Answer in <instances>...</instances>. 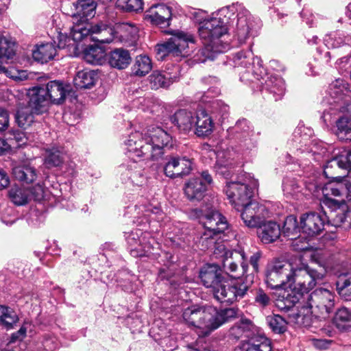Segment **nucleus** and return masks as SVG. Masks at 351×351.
Instances as JSON below:
<instances>
[{"label":"nucleus","mask_w":351,"mask_h":351,"mask_svg":"<svg viewBox=\"0 0 351 351\" xmlns=\"http://www.w3.org/2000/svg\"><path fill=\"white\" fill-rule=\"evenodd\" d=\"M199 278L206 287L212 289L217 300L227 304L243 298L254 281V276L248 275L245 281L241 279L229 283L222 276L221 269L214 264L204 266L200 270Z\"/></svg>","instance_id":"nucleus-1"},{"label":"nucleus","mask_w":351,"mask_h":351,"mask_svg":"<svg viewBox=\"0 0 351 351\" xmlns=\"http://www.w3.org/2000/svg\"><path fill=\"white\" fill-rule=\"evenodd\" d=\"M237 313L238 310L234 308L218 311L213 306H192L184 311L182 317L186 324L200 330L199 336H206L236 317Z\"/></svg>","instance_id":"nucleus-2"},{"label":"nucleus","mask_w":351,"mask_h":351,"mask_svg":"<svg viewBox=\"0 0 351 351\" xmlns=\"http://www.w3.org/2000/svg\"><path fill=\"white\" fill-rule=\"evenodd\" d=\"M237 313L238 310L234 308L218 311L213 306H192L184 311L182 317L186 324L200 330L199 336H206L236 317Z\"/></svg>","instance_id":"nucleus-3"},{"label":"nucleus","mask_w":351,"mask_h":351,"mask_svg":"<svg viewBox=\"0 0 351 351\" xmlns=\"http://www.w3.org/2000/svg\"><path fill=\"white\" fill-rule=\"evenodd\" d=\"M227 21L218 17L206 19L199 23V35L204 44L202 54L213 59L214 54L225 52L229 44L222 38L228 33Z\"/></svg>","instance_id":"nucleus-4"},{"label":"nucleus","mask_w":351,"mask_h":351,"mask_svg":"<svg viewBox=\"0 0 351 351\" xmlns=\"http://www.w3.org/2000/svg\"><path fill=\"white\" fill-rule=\"evenodd\" d=\"M171 36L166 42L156 46L158 60H162L166 56H188L190 54L189 45L194 44L193 36L180 30H174Z\"/></svg>","instance_id":"nucleus-5"},{"label":"nucleus","mask_w":351,"mask_h":351,"mask_svg":"<svg viewBox=\"0 0 351 351\" xmlns=\"http://www.w3.org/2000/svg\"><path fill=\"white\" fill-rule=\"evenodd\" d=\"M336 295L327 289H317L306 295V302L303 308L311 309L315 317L326 319L329 317L335 308Z\"/></svg>","instance_id":"nucleus-6"},{"label":"nucleus","mask_w":351,"mask_h":351,"mask_svg":"<svg viewBox=\"0 0 351 351\" xmlns=\"http://www.w3.org/2000/svg\"><path fill=\"white\" fill-rule=\"evenodd\" d=\"M326 273V270L324 267L320 266L317 269L303 263L300 266L295 264L291 286L299 290L303 295L304 293L307 295L309 290L323 280Z\"/></svg>","instance_id":"nucleus-7"},{"label":"nucleus","mask_w":351,"mask_h":351,"mask_svg":"<svg viewBox=\"0 0 351 351\" xmlns=\"http://www.w3.org/2000/svg\"><path fill=\"white\" fill-rule=\"evenodd\" d=\"M77 12L72 16L73 26L71 27L69 36L62 34L59 36L58 47L64 48L71 45V40L74 41V34L77 32L75 27L79 29L87 28L88 25H92L88 21L95 14L96 3L93 0H82L77 6Z\"/></svg>","instance_id":"nucleus-8"},{"label":"nucleus","mask_w":351,"mask_h":351,"mask_svg":"<svg viewBox=\"0 0 351 351\" xmlns=\"http://www.w3.org/2000/svg\"><path fill=\"white\" fill-rule=\"evenodd\" d=\"M194 212L203 223L206 230L204 239H207L206 236L208 235L212 243H213V236L222 233L228 229V225L226 217L215 210L213 204L206 203L200 208L194 210Z\"/></svg>","instance_id":"nucleus-9"},{"label":"nucleus","mask_w":351,"mask_h":351,"mask_svg":"<svg viewBox=\"0 0 351 351\" xmlns=\"http://www.w3.org/2000/svg\"><path fill=\"white\" fill-rule=\"evenodd\" d=\"M294 265L285 260H276L267 266L265 282L272 289L291 282Z\"/></svg>","instance_id":"nucleus-10"},{"label":"nucleus","mask_w":351,"mask_h":351,"mask_svg":"<svg viewBox=\"0 0 351 351\" xmlns=\"http://www.w3.org/2000/svg\"><path fill=\"white\" fill-rule=\"evenodd\" d=\"M75 29L77 32L74 34L75 42L85 40L110 43L117 39L115 29L101 22L95 25H88L87 28L84 29H79L77 26Z\"/></svg>","instance_id":"nucleus-11"},{"label":"nucleus","mask_w":351,"mask_h":351,"mask_svg":"<svg viewBox=\"0 0 351 351\" xmlns=\"http://www.w3.org/2000/svg\"><path fill=\"white\" fill-rule=\"evenodd\" d=\"M125 154L133 160L143 158L144 160H155L153 147L149 141L147 134L143 135L139 132L132 133L125 142Z\"/></svg>","instance_id":"nucleus-12"},{"label":"nucleus","mask_w":351,"mask_h":351,"mask_svg":"<svg viewBox=\"0 0 351 351\" xmlns=\"http://www.w3.org/2000/svg\"><path fill=\"white\" fill-rule=\"evenodd\" d=\"M258 182L252 178L249 184L232 182L228 183L225 192L230 202L237 210H239L240 205L248 202L253 195L254 190L257 189Z\"/></svg>","instance_id":"nucleus-13"},{"label":"nucleus","mask_w":351,"mask_h":351,"mask_svg":"<svg viewBox=\"0 0 351 351\" xmlns=\"http://www.w3.org/2000/svg\"><path fill=\"white\" fill-rule=\"evenodd\" d=\"M241 217L245 225L249 228H257L265 220L268 211L258 202L250 199L240 205Z\"/></svg>","instance_id":"nucleus-14"},{"label":"nucleus","mask_w":351,"mask_h":351,"mask_svg":"<svg viewBox=\"0 0 351 351\" xmlns=\"http://www.w3.org/2000/svg\"><path fill=\"white\" fill-rule=\"evenodd\" d=\"M234 66L245 69L246 73H252L255 80L263 78L265 71L262 65L261 60L254 57L252 51H240L234 58Z\"/></svg>","instance_id":"nucleus-15"},{"label":"nucleus","mask_w":351,"mask_h":351,"mask_svg":"<svg viewBox=\"0 0 351 351\" xmlns=\"http://www.w3.org/2000/svg\"><path fill=\"white\" fill-rule=\"evenodd\" d=\"M217 251L220 256L223 258V268L227 272L231 273L232 276L239 269L238 263L241 264L243 273L246 272L247 265L244 263L246 258L243 251L227 250L224 245H218L215 251L216 254H218Z\"/></svg>","instance_id":"nucleus-16"},{"label":"nucleus","mask_w":351,"mask_h":351,"mask_svg":"<svg viewBox=\"0 0 351 351\" xmlns=\"http://www.w3.org/2000/svg\"><path fill=\"white\" fill-rule=\"evenodd\" d=\"M174 15L175 10L172 6L160 3L152 5L145 12V18L154 25L166 27L170 25Z\"/></svg>","instance_id":"nucleus-17"},{"label":"nucleus","mask_w":351,"mask_h":351,"mask_svg":"<svg viewBox=\"0 0 351 351\" xmlns=\"http://www.w3.org/2000/svg\"><path fill=\"white\" fill-rule=\"evenodd\" d=\"M14 55L15 42L10 37L0 36V74L3 73L6 76L20 80H25L27 78L25 71L19 73V76H14L10 75V72L5 66L8 60L12 59Z\"/></svg>","instance_id":"nucleus-18"},{"label":"nucleus","mask_w":351,"mask_h":351,"mask_svg":"<svg viewBox=\"0 0 351 351\" xmlns=\"http://www.w3.org/2000/svg\"><path fill=\"white\" fill-rule=\"evenodd\" d=\"M192 162L186 157L171 156L164 167V173L170 178L187 176L192 170Z\"/></svg>","instance_id":"nucleus-19"},{"label":"nucleus","mask_w":351,"mask_h":351,"mask_svg":"<svg viewBox=\"0 0 351 351\" xmlns=\"http://www.w3.org/2000/svg\"><path fill=\"white\" fill-rule=\"evenodd\" d=\"M326 221L324 214L308 213L300 217V228L302 232L308 236L319 234L323 230Z\"/></svg>","instance_id":"nucleus-20"},{"label":"nucleus","mask_w":351,"mask_h":351,"mask_svg":"<svg viewBox=\"0 0 351 351\" xmlns=\"http://www.w3.org/2000/svg\"><path fill=\"white\" fill-rule=\"evenodd\" d=\"M328 93L333 99L332 101L330 102L333 104V107L330 109H337L339 108L341 104L346 106L351 102L348 84L342 79H337L330 84Z\"/></svg>","instance_id":"nucleus-21"},{"label":"nucleus","mask_w":351,"mask_h":351,"mask_svg":"<svg viewBox=\"0 0 351 351\" xmlns=\"http://www.w3.org/2000/svg\"><path fill=\"white\" fill-rule=\"evenodd\" d=\"M28 105L36 114H41L47 110L50 101L43 87L36 86L27 90Z\"/></svg>","instance_id":"nucleus-22"},{"label":"nucleus","mask_w":351,"mask_h":351,"mask_svg":"<svg viewBox=\"0 0 351 351\" xmlns=\"http://www.w3.org/2000/svg\"><path fill=\"white\" fill-rule=\"evenodd\" d=\"M147 136L153 147L152 152L155 160L162 154L163 147L172 146L171 136L161 128H154Z\"/></svg>","instance_id":"nucleus-23"},{"label":"nucleus","mask_w":351,"mask_h":351,"mask_svg":"<svg viewBox=\"0 0 351 351\" xmlns=\"http://www.w3.org/2000/svg\"><path fill=\"white\" fill-rule=\"evenodd\" d=\"M253 27V21L250 13L246 10H241L237 14L236 27L234 31V38L239 44H243L250 36Z\"/></svg>","instance_id":"nucleus-24"},{"label":"nucleus","mask_w":351,"mask_h":351,"mask_svg":"<svg viewBox=\"0 0 351 351\" xmlns=\"http://www.w3.org/2000/svg\"><path fill=\"white\" fill-rule=\"evenodd\" d=\"M306 302V295H303L299 290L292 287L289 290H285L280 293L276 301V306L282 311H289L300 300Z\"/></svg>","instance_id":"nucleus-25"},{"label":"nucleus","mask_w":351,"mask_h":351,"mask_svg":"<svg viewBox=\"0 0 351 351\" xmlns=\"http://www.w3.org/2000/svg\"><path fill=\"white\" fill-rule=\"evenodd\" d=\"M330 206L335 208V210L332 213V217L335 226H341L346 221L351 223V210L346 204L344 199H328Z\"/></svg>","instance_id":"nucleus-26"},{"label":"nucleus","mask_w":351,"mask_h":351,"mask_svg":"<svg viewBox=\"0 0 351 351\" xmlns=\"http://www.w3.org/2000/svg\"><path fill=\"white\" fill-rule=\"evenodd\" d=\"M43 89L50 103L53 104L62 103L69 92V86L58 80L50 81Z\"/></svg>","instance_id":"nucleus-27"},{"label":"nucleus","mask_w":351,"mask_h":351,"mask_svg":"<svg viewBox=\"0 0 351 351\" xmlns=\"http://www.w3.org/2000/svg\"><path fill=\"white\" fill-rule=\"evenodd\" d=\"M257 228L258 237L265 244L275 242L280 238L281 234L280 225L272 221H264Z\"/></svg>","instance_id":"nucleus-28"},{"label":"nucleus","mask_w":351,"mask_h":351,"mask_svg":"<svg viewBox=\"0 0 351 351\" xmlns=\"http://www.w3.org/2000/svg\"><path fill=\"white\" fill-rule=\"evenodd\" d=\"M195 115L190 110L180 109L174 113L171 120L180 131L187 133L195 126Z\"/></svg>","instance_id":"nucleus-29"},{"label":"nucleus","mask_w":351,"mask_h":351,"mask_svg":"<svg viewBox=\"0 0 351 351\" xmlns=\"http://www.w3.org/2000/svg\"><path fill=\"white\" fill-rule=\"evenodd\" d=\"M195 126L196 127L195 134L197 136L204 137L211 134L215 123L211 117L205 110H201L195 115Z\"/></svg>","instance_id":"nucleus-30"},{"label":"nucleus","mask_w":351,"mask_h":351,"mask_svg":"<svg viewBox=\"0 0 351 351\" xmlns=\"http://www.w3.org/2000/svg\"><path fill=\"white\" fill-rule=\"evenodd\" d=\"M206 191V185L202 178H191L184 186V194L191 202L202 199Z\"/></svg>","instance_id":"nucleus-31"},{"label":"nucleus","mask_w":351,"mask_h":351,"mask_svg":"<svg viewBox=\"0 0 351 351\" xmlns=\"http://www.w3.org/2000/svg\"><path fill=\"white\" fill-rule=\"evenodd\" d=\"M243 351H272L271 341L263 335H254L242 345Z\"/></svg>","instance_id":"nucleus-32"},{"label":"nucleus","mask_w":351,"mask_h":351,"mask_svg":"<svg viewBox=\"0 0 351 351\" xmlns=\"http://www.w3.org/2000/svg\"><path fill=\"white\" fill-rule=\"evenodd\" d=\"M97 80V73L90 69H84L77 72L73 79L76 88L84 89L92 88Z\"/></svg>","instance_id":"nucleus-33"},{"label":"nucleus","mask_w":351,"mask_h":351,"mask_svg":"<svg viewBox=\"0 0 351 351\" xmlns=\"http://www.w3.org/2000/svg\"><path fill=\"white\" fill-rule=\"evenodd\" d=\"M130 62L131 56L129 51L123 48L115 49L109 54L108 62L112 67L123 69Z\"/></svg>","instance_id":"nucleus-34"},{"label":"nucleus","mask_w":351,"mask_h":351,"mask_svg":"<svg viewBox=\"0 0 351 351\" xmlns=\"http://www.w3.org/2000/svg\"><path fill=\"white\" fill-rule=\"evenodd\" d=\"M349 167L347 156H341L328 160L325 165L324 173L326 177L335 178L337 177L338 171L339 169H346Z\"/></svg>","instance_id":"nucleus-35"},{"label":"nucleus","mask_w":351,"mask_h":351,"mask_svg":"<svg viewBox=\"0 0 351 351\" xmlns=\"http://www.w3.org/2000/svg\"><path fill=\"white\" fill-rule=\"evenodd\" d=\"M57 49L53 43L40 45L33 51V58L42 64L52 60L56 55Z\"/></svg>","instance_id":"nucleus-36"},{"label":"nucleus","mask_w":351,"mask_h":351,"mask_svg":"<svg viewBox=\"0 0 351 351\" xmlns=\"http://www.w3.org/2000/svg\"><path fill=\"white\" fill-rule=\"evenodd\" d=\"M176 80V77H172L168 72L154 71L149 76V81L152 89H158L160 88L169 87Z\"/></svg>","instance_id":"nucleus-37"},{"label":"nucleus","mask_w":351,"mask_h":351,"mask_svg":"<svg viewBox=\"0 0 351 351\" xmlns=\"http://www.w3.org/2000/svg\"><path fill=\"white\" fill-rule=\"evenodd\" d=\"M122 176L123 180L127 177L134 185L136 186H141L145 181L142 167H138L135 160L128 166L125 172L122 173Z\"/></svg>","instance_id":"nucleus-38"},{"label":"nucleus","mask_w":351,"mask_h":351,"mask_svg":"<svg viewBox=\"0 0 351 351\" xmlns=\"http://www.w3.org/2000/svg\"><path fill=\"white\" fill-rule=\"evenodd\" d=\"M117 38L121 41L134 40L138 35V28L128 23L118 24L115 27Z\"/></svg>","instance_id":"nucleus-39"},{"label":"nucleus","mask_w":351,"mask_h":351,"mask_svg":"<svg viewBox=\"0 0 351 351\" xmlns=\"http://www.w3.org/2000/svg\"><path fill=\"white\" fill-rule=\"evenodd\" d=\"M152 64L150 58L145 55L136 57L132 66V74L138 77L146 75L152 69Z\"/></svg>","instance_id":"nucleus-40"},{"label":"nucleus","mask_w":351,"mask_h":351,"mask_svg":"<svg viewBox=\"0 0 351 351\" xmlns=\"http://www.w3.org/2000/svg\"><path fill=\"white\" fill-rule=\"evenodd\" d=\"M264 88L273 93L276 100L281 98L285 90L284 80L276 76L268 77L263 85Z\"/></svg>","instance_id":"nucleus-41"},{"label":"nucleus","mask_w":351,"mask_h":351,"mask_svg":"<svg viewBox=\"0 0 351 351\" xmlns=\"http://www.w3.org/2000/svg\"><path fill=\"white\" fill-rule=\"evenodd\" d=\"M12 173L16 179L26 183L34 182L37 177L35 168L29 165L15 167L12 169Z\"/></svg>","instance_id":"nucleus-42"},{"label":"nucleus","mask_w":351,"mask_h":351,"mask_svg":"<svg viewBox=\"0 0 351 351\" xmlns=\"http://www.w3.org/2000/svg\"><path fill=\"white\" fill-rule=\"evenodd\" d=\"M106 52L102 47L89 46L84 53V60L91 64H102L105 61Z\"/></svg>","instance_id":"nucleus-43"},{"label":"nucleus","mask_w":351,"mask_h":351,"mask_svg":"<svg viewBox=\"0 0 351 351\" xmlns=\"http://www.w3.org/2000/svg\"><path fill=\"white\" fill-rule=\"evenodd\" d=\"M334 323L341 330L351 328V311L345 307L337 310L334 317Z\"/></svg>","instance_id":"nucleus-44"},{"label":"nucleus","mask_w":351,"mask_h":351,"mask_svg":"<svg viewBox=\"0 0 351 351\" xmlns=\"http://www.w3.org/2000/svg\"><path fill=\"white\" fill-rule=\"evenodd\" d=\"M301 228L298 226L297 219L293 215L288 216L281 230V233L291 240L296 239Z\"/></svg>","instance_id":"nucleus-45"},{"label":"nucleus","mask_w":351,"mask_h":351,"mask_svg":"<svg viewBox=\"0 0 351 351\" xmlns=\"http://www.w3.org/2000/svg\"><path fill=\"white\" fill-rule=\"evenodd\" d=\"M34 114H36L29 106L21 108L16 114V121L19 127L24 129L32 125L34 121Z\"/></svg>","instance_id":"nucleus-46"},{"label":"nucleus","mask_w":351,"mask_h":351,"mask_svg":"<svg viewBox=\"0 0 351 351\" xmlns=\"http://www.w3.org/2000/svg\"><path fill=\"white\" fill-rule=\"evenodd\" d=\"M143 234L141 230H136L128 233L125 236L128 244L130 247L131 254L133 256H142L143 254L141 252H138L140 240Z\"/></svg>","instance_id":"nucleus-47"},{"label":"nucleus","mask_w":351,"mask_h":351,"mask_svg":"<svg viewBox=\"0 0 351 351\" xmlns=\"http://www.w3.org/2000/svg\"><path fill=\"white\" fill-rule=\"evenodd\" d=\"M9 196L14 204L22 206L27 204L29 199V190L25 188L12 187L9 191Z\"/></svg>","instance_id":"nucleus-48"},{"label":"nucleus","mask_w":351,"mask_h":351,"mask_svg":"<svg viewBox=\"0 0 351 351\" xmlns=\"http://www.w3.org/2000/svg\"><path fill=\"white\" fill-rule=\"evenodd\" d=\"M19 320L16 313L10 308L0 306V322L8 329L12 328L13 324Z\"/></svg>","instance_id":"nucleus-49"},{"label":"nucleus","mask_w":351,"mask_h":351,"mask_svg":"<svg viewBox=\"0 0 351 351\" xmlns=\"http://www.w3.org/2000/svg\"><path fill=\"white\" fill-rule=\"evenodd\" d=\"M266 320L269 328L275 333L282 334L286 331L287 323L282 316L273 314L268 315Z\"/></svg>","instance_id":"nucleus-50"},{"label":"nucleus","mask_w":351,"mask_h":351,"mask_svg":"<svg viewBox=\"0 0 351 351\" xmlns=\"http://www.w3.org/2000/svg\"><path fill=\"white\" fill-rule=\"evenodd\" d=\"M63 162V155L56 148L46 151L45 165L47 167H58Z\"/></svg>","instance_id":"nucleus-51"},{"label":"nucleus","mask_w":351,"mask_h":351,"mask_svg":"<svg viewBox=\"0 0 351 351\" xmlns=\"http://www.w3.org/2000/svg\"><path fill=\"white\" fill-rule=\"evenodd\" d=\"M156 245H158V243L156 242L155 239L151 237L149 233L144 232L140 240L138 252L143 253L142 256H148L152 253V250Z\"/></svg>","instance_id":"nucleus-52"},{"label":"nucleus","mask_w":351,"mask_h":351,"mask_svg":"<svg viewBox=\"0 0 351 351\" xmlns=\"http://www.w3.org/2000/svg\"><path fill=\"white\" fill-rule=\"evenodd\" d=\"M251 322L247 319L241 320L234 324L229 331L230 336L239 339L243 334L250 330Z\"/></svg>","instance_id":"nucleus-53"},{"label":"nucleus","mask_w":351,"mask_h":351,"mask_svg":"<svg viewBox=\"0 0 351 351\" xmlns=\"http://www.w3.org/2000/svg\"><path fill=\"white\" fill-rule=\"evenodd\" d=\"M117 6L127 12H137L143 10L142 0H117Z\"/></svg>","instance_id":"nucleus-54"},{"label":"nucleus","mask_w":351,"mask_h":351,"mask_svg":"<svg viewBox=\"0 0 351 351\" xmlns=\"http://www.w3.org/2000/svg\"><path fill=\"white\" fill-rule=\"evenodd\" d=\"M301 186L295 179L287 178L283 182V191L286 195L294 196L301 191Z\"/></svg>","instance_id":"nucleus-55"},{"label":"nucleus","mask_w":351,"mask_h":351,"mask_svg":"<svg viewBox=\"0 0 351 351\" xmlns=\"http://www.w3.org/2000/svg\"><path fill=\"white\" fill-rule=\"evenodd\" d=\"M337 287L339 295L346 300L351 299V276L347 279L340 278L337 282Z\"/></svg>","instance_id":"nucleus-56"},{"label":"nucleus","mask_w":351,"mask_h":351,"mask_svg":"<svg viewBox=\"0 0 351 351\" xmlns=\"http://www.w3.org/2000/svg\"><path fill=\"white\" fill-rule=\"evenodd\" d=\"M254 302L258 306L266 307L271 303V298L263 289H259L256 291Z\"/></svg>","instance_id":"nucleus-57"},{"label":"nucleus","mask_w":351,"mask_h":351,"mask_svg":"<svg viewBox=\"0 0 351 351\" xmlns=\"http://www.w3.org/2000/svg\"><path fill=\"white\" fill-rule=\"evenodd\" d=\"M8 141H9L10 143H12L11 141H12V142L14 145V146H12V148H16V147H20V146L25 144L27 142L25 134L21 132H15L13 134V138H9Z\"/></svg>","instance_id":"nucleus-58"},{"label":"nucleus","mask_w":351,"mask_h":351,"mask_svg":"<svg viewBox=\"0 0 351 351\" xmlns=\"http://www.w3.org/2000/svg\"><path fill=\"white\" fill-rule=\"evenodd\" d=\"M29 190V199L32 197L36 201H40L44 197V189L42 185L36 184Z\"/></svg>","instance_id":"nucleus-59"},{"label":"nucleus","mask_w":351,"mask_h":351,"mask_svg":"<svg viewBox=\"0 0 351 351\" xmlns=\"http://www.w3.org/2000/svg\"><path fill=\"white\" fill-rule=\"evenodd\" d=\"M325 191H330V195L334 197H343L347 193L346 189L342 184L328 186L326 188Z\"/></svg>","instance_id":"nucleus-60"},{"label":"nucleus","mask_w":351,"mask_h":351,"mask_svg":"<svg viewBox=\"0 0 351 351\" xmlns=\"http://www.w3.org/2000/svg\"><path fill=\"white\" fill-rule=\"evenodd\" d=\"M27 328L23 325L21 327V328L12 334L10 340L8 341V345L10 343H15L16 341H22L26 336Z\"/></svg>","instance_id":"nucleus-61"},{"label":"nucleus","mask_w":351,"mask_h":351,"mask_svg":"<svg viewBox=\"0 0 351 351\" xmlns=\"http://www.w3.org/2000/svg\"><path fill=\"white\" fill-rule=\"evenodd\" d=\"M9 126V114L8 111L0 108V132L8 129Z\"/></svg>","instance_id":"nucleus-62"},{"label":"nucleus","mask_w":351,"mask_h":351,"mask_svg":"<svg viewBox=\"0 0 351 351\" xmlns=\"http://www.w3.org/2000/svg\"><path fill=\"white\" fill-rule=\"evenodd\" d=\"M261 252L260 251H257L254 253L250 258V263L252 266L254 271L257 272L258 271V261L261 257Z\"/></svg>","instance_id":"nucleus-63"},{"label":"nucleus","mask_w":351,"mask_h":351,"mask_svg":"<svg viewBox=\"0 0 351 351\" xmlns=\"http://www.w3.org/2000/svg\"><path fill=\"white\" fill-rule=\"evenodd\" d=\"M11 143H10L9 141L0 138V155H2L5 152L10 150L12 148V146H14L12 141H11Z\"/></svg>","instance_id":"nucleus-64"}]
</instances>
